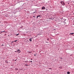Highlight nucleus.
I'll use <instances>...</instances> for the list:
<instances>
[{"instance_id":"nucleus-1","label":"nucleus","mask_w":74,"mask_h":74,"mask_svg":"<svg viewBox=\"0 0 74 74\" xmlns=\"http://www.w3.org/2000/svg\"><path fill=\"white\" fill-rule=\"evenodd\" d=\"M61 4H62V5H64L65 3H64V2L63 1H62L61 2Z\"/></svg>"},{"instance_id":"nucleus-2","label":"nucleus","mask_w":74,"mask_h":74,"mask_svg":"<svg viewBox=\"0 0 74 74\" xmlns=\"http://www.w3.org/2000/svg\"><path fill=\"white\" fill-rule=\"evenodd\" d=\"M21 52V51H20V50L18 49L17 51V52L18 53Z\"/></svg>"},{"instance_id":"nucleus-3","label":"nucleus","mask_w":74,"mask_h":74,"mask_svg":"<svg viewBox=\"0 0 74 74\" xmlns=\"http://www.w3.org/2000/svg\"><path fill=\"white\" fill-rule=\"evenodd\" d=\"M45 9V7H43L42 8V10H44V9Z\"/></svg>"},{"instance_id":"nucleus-4","label":"nucleus","mask_w":74,"mask_h":74,"mask_svg":"<svg viewBox=\"0 0 74 74\" xmlns=\"http://www.w3.org/2000/svg\"><path fill=\"white\" fill-rule=\"evenodd\" d=\"M67 74H70V72H69V71H68L67 72Z\"/></svg>"},{"instance_id":"nucleus-5","label":"nucleus","mask_w":74,"mask_h":74,"mask_svg":"<svg viewBox=\"0 0 74 74\" xmlns=\"http://www.w3.org/2000/svg\"><path fill=\"white\" fill-rule=\"evenodd\" d=\"M74 33H70V34H71V35H73V34H74Z\"/></svg>"},{"instance_id":"nucleus-6","label":"nucleus","mask_w":74,"mask_h":74,"mask_svg":"<svg viewBox=\"0 0 74 74\" xmlns=\"http://www.w3.org/2000/svg\"><path fill=\"white\" fill-rule=\"evenodd\" d=\"M29 41H32V39L31 38H30L29 39Z\"/></svg>"},{"instance_id":"nucleus-7","label":"nucleus","mask_w":74,"mask_h":74,"mask_svg":"<svg viewBox=\"0 0 74 74\" xmlns=\"http://www.w3.org/2000/svg\"><path fill=\"white\" fill-rule=\"evenodd\" d=\"M40 16H37L36 18H38V17H40Z\"/></svg>"},{"instance_id":"nucleus-8","label":"nucleus","mask_w":74,"mask_h":74,"mask_svg":"<svg viewBox=\"0 0 74 74\" xmlns=\"http://www.w3.org/2000/svg\"><path fill=\"white\" fill-rule=\"evenodd\" d=\"M25 66H28V65H27V64H25Z\"/></svg>"},{"instance_id":"nucleus-9","label":"nucleus","mask_w":74,"mask_h":74,"mask_svg":"<svg viewBox=\"0 0 74 74\" xmlns=\"http://www.w3.org/2000/svg\"><path fill=\"white\" fill-rule=\"evenodd\" d=\"M19 34H16V36H18V35H19Z\"/></svg>"},{"instance_id":"nucleus-10","label":"nucleus","mask_w":74,"mask_h":74,"mask_svg":"<svg viewBox=\"0 0 74 74\" xmlns=\"http://www.w3.org/2000/svg\"><path fill=\"white\" fill-rule=\"evenodd\" d=\"M17 41V40H15V41H14V42H16V41Z\"/></svg>"},{"instance_id":"nucleus-11","label":"nucleus","mask_w":74,"mask_h":74,"mask_svg":"<svg viewBox=\"0 0 74 74\" xmlns=\"http://www.w3.org/2000/svg\"><path fill=\"white\" fill-rule=\"evenodd\" d=\"M49 69H50L51 70H52V69L51 68H49Z\"/></svg>"},{"instance_id":"nucleus-12","label":"nucleus","mask_w":74,"mask_h":74,"mask_svg":"<svg viewBox=\"0 0 74 74\" xmlns=\"http://www.w3.org/2000/svg\"><path fill=\"white\" fill-rule=\"evenodd\" d=\"M29 62H32V61H29Z\"/></svg>"},{"instance_id":"nucleus-13","label":"nucleus","mask_w":74,"mask_h":74,"mask_svg":"<svg viewBox=\"0 0 74 74\" xmlns=\"http://www.w3.org/2000/svg\"><path fill=\"white\" fill-rule=\"evenodd\" d=\"M12 42V43H13V42H14V41Z\"/></svg>"},{"instance_id":"nucleus-14","label":"nucleus","mask_w":74,"mask_h":74,"mask_svg":"<svg viewBox=\"0 0 74 74\" xmlns=\"http://www.w3.org/2000/svg\"><path fill=\"white\" fill-rule=\"evenodd\" d=\"M2 32H5V31H3Z\"/></svg>"},{"instance_id":"nucleus-15","label":"nucleus","mask_w":74,"mask_h":74,"mask_svg":"<svg viewBox=\"0 0 74 74\" xmlns=\"http://www.w3.org/2000/svg\"><path fill=\"white\" fill-rule=\"evenodd\" d=\"M15 52H17V51H15Z\"/></svg>"},{"instance_id":"nucleus-16","label":"nucleus","mask_w":74,"mask_h":74,"mask_svg":"<svg viewBox=\"0 0 74 74\" xmlns=\"http://www.w3.org/2000/svg\"><path fill=\"white\" fill-rule=\"evenodd\" d=\"M60 59H62V58H60Z\"/></svg>"},{"instance_id":"nucleus-17","label":"nucleus","mask_w":74,"mask_h":74,"mask_svg":"<svg viewBox=\"0 0 74 74\" xmlns=\"http://www.w3.org/2000/svg\"><path fill=\"white\" fill-rule=\"evenodd\" d=\"M3 45H2V46H3Z\"/></svg>"},{"instance_id":"nucleus-18","label":"nucleus","mask_w":74,"mask_h":74,"mask_svg":"<svg viewBox=\"0 0 74 74\" xmlns=\"http://www.w3.org/2000/svg\"><path fill=\"white\" fill-rule=\"evenodd\" d=\"M34 55V56H36V54H35Z\"/></svg>"},{"instance_id":"nucleus-19","label":"nucleus","mask_w":74,"mask_h":74,"mask_svg":"<svg viewBox=\"0 0 74 74\" xmlns=\"http://www.w3.org/2000/svg\"><path fill=\"white\" fill-rule=\"evenodd\" d=\"M47 40H48V39H47Z\"/></svg>"},{"instance_id":"nucleus-20","label":"nucleus","mask_w":74,"mask_h":74,"mask_svg":"<svg viewBox=\"0 0 74 74\" xmlns=\"http://www.w3.org/2000/svg\"><path fill=\"white\" fill-rule=\"evenodd\" d=\"M31 60H32V59H31Z\"/></svg>"},{"instance_id":"nucleus-21","label":"nucleus","mask_w":74,"mask_h":74,"mask_svg":"<svg viewBox=\"0 0 74 74\" xmlns=\"http://www.w3.org/2000/svg\"><path fill=\"white\" fill-rule=\"evenodd\" d=\"M21 2V1H20V2Z\"/></svg>"}]
</instances>
